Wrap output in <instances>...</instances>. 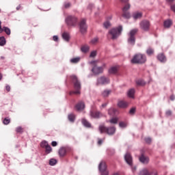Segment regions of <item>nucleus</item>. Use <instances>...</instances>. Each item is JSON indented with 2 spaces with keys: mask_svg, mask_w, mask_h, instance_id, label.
Here are the masks:
<instances>
[{
  "mask_svg": "<svg viewBox=\"0 0 175 175\" xmlns=\"http://www.w3.org/2000/svg\"><path fill=\"white\" fill-rule=\"evenodd\" d=\"M90 57L92 58H94V57H96V51H92Z\"/></svg>",
  "mask_w": 175,
  "mask_h": 175,
  "instance_id": "obj_43",
  "label": "nucleus"
},
{
  "mask_svg": "<svg viewBox=\"0 0 175 175\" xmlns=\"http://www.w3.org/2000/svg\"><path fill=\"white\" fill-rule=\"evenodd\" d=\"M98 38H94L91 40V43L92 44H96V43H98Z\"/></svg>",
  "mask_w": 175,
  "mask_h": 175,
  "instance_id": "obj_42",
  "label": "nucleus"
},
{
  "mask_svg": "<svg viewBox=\"0 0 175 175\" xmlns=\"http://www.w3.org/2000/svg\"><path fill=\"white\" fill-rule=\"evenodd\" d=\"M119 126L120 128H126V123L124 122H120L119 123Z\"/></svg>",
  "mask_w": 175,
  "mask_h": 175,
  "instance_id": "obj_41",
  "label": "nucleus"
},
{
  "mask_svg": "<svg viewBox=\"0 0 175 175\" xmlns=\"http://www.w3.org/2000/svg\"><path fill=\"white\" fill-rule=\"evenodd\" d=\"M118 69L117 67H111L109 70V73L110 75H116V73H117L118 72Z\"/></svg>",
  "mask_w": 175,
  "mask_h": 175,
  "instance_id": "obj_24",
  "label": "nucleus"
},
{
  "mask_svg": "<svg viewBox=\"0 0 175 175\" xmlns=\"http://www.w3.org/2000/svg\"><path fill=\"white\" fill-rule=\"evenodd\" d=\"M85 22V19H82L79 23V29L80 32L82 33H85V32H87V24Z\"/></svg>",
  "mask_w": 175,
  "mask_h": 175,
  "instance_id": "obj_12",
  "label": "nucleus"
},
{
  "mask_svg": "<svg viewBox=\"0 0 175 175\" xmlns=\"http://www.w3.org/2000/svg\"><path fill=\"white\" fill-rule=\"evenodd\" d=\"M98 169L101 172V175H109V172L107 171V166L105 161H101L99 164Z\"/></svg>",
  "mask_w": 175,
  "mask_h": 175,
  "instance_id": "obj_6",
  "label": "nucleus"
},
{
  "mask_svg": "<svg viewBox=\"0 0 175 175\" xmlns=\"http://www.w3.org/2000/svg\"><path fill=\"white\" fill-rule=\"evenodd\" d=\"M137 85H144V82L142 80H138L137 81Z\"/></svg>",
  "mask_w": 175,
  "mask_h": 175,
  "instance_id": "obj_44",
  "label": "nucleus"
},
{
  "mask_svg": "<svg viewBox=\"0 0 175 175\" xmlns=\"http://www.w3.org/2000/svg\"><path fill=\"white\" fill-rule=\"evenodd\" d=\"M53 151V148L50 145H48L47 147L45 148V154H50Z\"/></svg>",
  "mask_w": 175,
  "mask_h": 175,
  "instance_id": "obj_29",
  "label": "nucleus"
},
{
  "mask_svg": "<svg viewBox=\"0 0 175 175\" xmlns=\"http://www.w3.org/2000/svg\"><path fill=\"white\" fill-rule=\"evenodd\" d=\"M70 39V36L69 35V33H66V42H69Z\"/></svg>",
  "mask_w": 175,
  "mask_h": 175,
  "instance_id": "obj_51",
  "label": "nucleus"
},
{
  "mask_svg": "<svg viewBox=\"0 0 175 175\" xmlns=\"http://www.w3.org/2000/svg\"><path fill=\"white\" fill-rule=\"evenodd\" d=\"M116 111H117V109L114 108H111L108 110V113L109 116H113V114H116Z\"/></svg>",
  "mask_w": 175,
  "mask_h": 175,
  "instance_id": "obj_31",
  "label": "nucleus"
},
{
  "mask_svg": "<svg viewBox=\"0 0 175 175\" xmlns=\"http://www.w3.org/2000/svg\"><path fill=\"white\" fill-rule=\"evenodd\" d=\"M139 32L138 29H133L131 30L130 33H129V39H128V43L129 44H131V46L135 45V35Z\"/></svg>",
  "mask_w": 175,
  "mask_h": 175,
  "instance_id": "obj_5",
  "label": "nucleus"
},
{
  "mask_svg": "<svg viewBox=\"0 0 175 175\" xmlns=\"http://www.w3.org/2000/svg\"><path fill=\"white\" fill-rule=\"evenodd\" d=\"M1 24H2V22H1V21H0V26H1Z\"/></svg>",
  "mask_w": 175,
  "mask_h": 175,
  "instance_id": "obj_64",
  "label": "nucleus"
},
{
  "mask_svg": "<svg viewBox=\"0 0 175 175\" xmlns=\"http://www.w3.org/2000/svg\"><path fill=\"white\" fill-rule=\"evenodd\" d=\"M113 175H120L118 173H115Z\"/></svg>",
  "mask_w": 175,
  "mask_h": 175,
  "instance_id": "obj_63",
  "label": "nucleus"
},
{
  "mask_svg": "<svg viewBox=\"0 0 175 175\" xmlns=\"http://www.w3.org/2000/svg\"><path fill=\"white\" fill-rule=\"evenodd\" d=\"M21 9V5H19L16 7V10H20Z\"/></svg>",
  "mask_w": 175,
  "mask_h": 175,
  "instance_id": "obj_56",
  "label": "nucleus"
},
{
  "mask_svg": "<svg viewBox=\"0 0 175 175\" xmlns=\"http://www.w3.org/2000/svg\"><path fill=\"white\" fill-rule=\"evenodd\" d=\"M109 122H110L111 124H117V122H118V118H112V119H111V120H109Z\"/></svg>",
  "mask_w": 175,
  "mask_h": 175,
  "instance_id": "obj_39",
  "label": "nucleus"
},
{
  "mask_svg": "<svg viewBox=\"0 0 175 175\" xmlns=\"http://www.w3.org/2000/svg\"><path fill=\"white\" fill-rule=\"evenodd\" d=\"M118 106L119 107H120L121 109H125L128 106V103H126L124 100L119 101L118 103Z\"/></svg>",
  "mask_w": 175,
  "mask_h": 175,
  "instance_id": "obj_19",
  "label": "nucleus"
},
{
  "mask_svg": "<svg viewBox=\"0 0 175 175\" xmlns=\"http://www.w3.org/2000/svg\"><path fill=\"white\" fill-rule=\"evenodd\" d=\"M5 44H6V40L5 39V37H0V46H5Z\"/></svg>",
  "mask_w": 175,
  "mask_h": 175,
  "instance_id": "obj_30",
  "label": "nucleus"
},
{
  "mask_svg": "<svg viewBox=\"0 0 175 175\" xmlns=\"http://www.w3.org/2000/svg\"><path fill=\"white\" fill-rule=\"evenodd\" d=\"M85 107V105L84 104V102L81 101L79 102L76 105H75V109L78 111H80V110H83Z\"/></svg>",
  "mask_w": 175,
  "mask_h": 175,
  "instance_id": "obj_16",
  "label": "nucleus"
},
{
  "mask_svg": "<svg viewBox=\"0 0 175 175\" xmlns=\"http://www.w3.org/2000/svg\"><path fill=\"white\" fill-rule=\"evenodd\" d=\"M146 62L147 57L142 53L135 55L131 59V64H146Z\"/></svg>",
  "mask_w": 175,
  "mask_h": 175,
  "instance_id": "obj_2",
  "label": "nucleus"
},
{
  "mask_svg": "<svg viewBox=\"0 0 175 175\" xmlns=\"http://www.w3.org/2000/svg\"><path fill=\"white\" fill-rule=\"evenodd\" d=\"M145 142L146 143H148V144H150V143H151V138L150 137L145 138Z\"/></svg>",
  "mask_w": 175,
  "mask_h": 175,
  "instance_id": "obj_45",
  "label": "nucleus"
},
{
  "mask_svg": "<svg viewBox=\"0 0 175 175\" xmlns=\"http://www.w3.org/2000/svg\"><path fill=\"white\" fill-rule=\"evenodd\" d=\"M172 24H173V23L172 22V20H170V19H168V20L164 21L165 28H170V27H172Z\"/></svg>",
  "mask_w": 175,
  "mask_h": 175,
  "instance_id": "obj_21",
  "label": "nucleus"
},
{
  "mask_svg": "<svg viewBox=\"0 0 175 175\" xmlns=\"http://www.w3.org/2000/svg\"><path fill=\"white\" fill-rule=\"evenodd\" d=\"M170 9L172 12H174V13H175V4L171 5Z\"/></svg>",
  "mask_w": 175,
  "mask_h": 175,
  "instance_id": "obj_46",
  "label": "nucleus"
},
{
  "mask_svg": "<svg viewBox=\"0 0 175 175\" xmlns=\"http://www.w3.org/2000/svg\"><path fill=\"white\" fill-rule=\"evenodd\" d=\"M170 99L171 100H174V96H171Z\"/></svg>",
  "mask_w": 175,
  "mask_h": 175,
  "instance_id": "obj_60",
  "label": "nucleus"
},
{
  "mask_svg": "<svg viewBox=\"0 0 175 175\" xmlns=\"http://www.w3.org/2000/svg\"><path fill=\"white\" fill-rule=\"evenodd\" d=\"M57 144V142H55V141H53V142H51V146L53 147H56Z\"/></svg>",
  "mask_w": 175,
  "mask_h": 175,
  "instance_id": "obj_50",
  "label": "nucleus"
},
{
  "mask_svg": "<svg viewBox=\"0 0 175 175\" xmlns=\"http://www.w3.org/2000/svg\"><path fill=\"white\" fill-rule=\"evenodd\" d=\"M146 54H148V55H152V54H154V49H152V48H148L146 50Z\"/></svg>",
  "mask_w": 175,
  "mask_h": 175,
  "instance_id": "obj_34",
  "label": "nucleus"
},
{
  "mask_svg": "<svg viewBox=\"0 0 175 175\" xmlns=\"http://www.w3.org/2000/svg\"><path fill=\"white\" fill-rule=\"evenodd\" d=\"M68 120L70 122H75L76 120V115H75L74 113H69L68 115Z\"/></svg>",
  "mask_w": 175,
  "mask_h": 175,
  "instance_id": "obj_20",
  "label": "nucleus"
},
{
  "mask_svg": "<svg viewBox=\"0 0 175 175\" xmlns=\"http://www.w3.org/2000/svg\"><path fill=\"white\" fill-rule=\"evenodd\" d=\"M82 124L84 126H86V128H91V124L85 119L82 120Z\"/></svg>",
  "mask_w": 175,
  "mask_h": 175,
  "instance_id": "obj_26",
  "label": "nucleus"
},
{
  "mask_svg": "<svg viewBox=\"0 0 175 175\" xmlns=\"http://www.w3.org/2000/svg\"><path fill=\"white\" fill-rule=\"evenodd\" d=\"M16 133H23V132H24V129L21 126H18L16 129Z\"/></svg>",
  "mask_w": 175,
  "mask_h": 175,
  "instance_id": "obj_36",
  "label": "nucleus"
},
{
  "mask_svg": "<svg viewBox=\"0 0 175 175\" xmlns=\"http://www.w3.org/2000/svg\"><path fill=\"white\" fill-rule=\"evenodd\" d=\"M142 16H143V14H142V12H136V13L133 14V17L135 19L142 18Z\"/></svg>",
  "mask_w": 175,
  "mask_h": 175,
  "instance_id": "obj_28",
  "label": "nucleus"
},
{
  "mask_svg": "<svg viewBox=\"0 0 175 175\" xmlns=\"http://www.w3.org/2000/svg\"><path fill=\"white\" fill-rule=\"evenodd\" d=\"M139 161L144 165H148V163H150V157H148V156L144 155V154H142L139 157Z\"/></svg>",
  "mask_w": 175,
  "mask_h": 175,
  "instance_id": "obj_11",
  "label": "nucleus"
},
{
  "mask_svg": "<svg viewBox=\"0 0 175 175\" xmlns=\"http://www.w3.org/2000/svg\"><path fill=\"white\" fill-rule=\"evenodd\" d=\"M110 83V79L106 77H100L97 79V85H105Z\"/></svg>",
  "mask_w": 175,
  "mask_h": 175,
  "instance_id": "obj_9",
  "label": "nucleus"
},
{
  "mask_svg": "<svg viewBox=\"0 0 175 175\" xmlns=\"http://www.w3.org/2000/svg\"><path fill=\"white\" fill-rule=\"evenodd\" d=\"M167 2H169V3H172V2H174V0H166Z\"/></svg>",
  "mask_w": 175,
  "mask_h": 175,
  "instance_id": "obj_57",
  "label": "nucleus"
},
{
  "mask_svg": "<svg viewBox=\"0 0 175 175\" xmlns=\"http://www.w3.org/2000/svg\"><path fill=\"white\" fill-rule=\"evenodd\" d=\"M90 116L92 118H100V117H103V114L100 111H90Z\"/></svg>",
  "mask_w": 175,
  "mask_h": 175,
  "instance_id": "obj_15",
  "label": "nucleus"
},
{
  "mask_svg": "<svg viewBox=\"0 0 175 175\" xmlns=\"http://www.w3.org/2000/svg\"><path fill=\"white\" fill-rule=\"evenodd\" d=\"M57 163V160L55 159H51L49 160V165L51 166H54V165H56Z\"/></svg>",
  "mask_w": 175,
  "mask_h": 175,
  "instance_id": "obj_32",
  "label": "nucleus"
},
{
  "mask_svg": "<svg viewBox=\"0 0 175 175\" xmlns=\"http://www.w3.org/2000/svg\"><path fill=\"white\" fill-rule=\"evenodd\" d=\"M107 106V103H105L102 104L101 107L105 108Z\"/></svg>",
  "mask_w": 175,
  "mask_h": 175,
  "instance_id": "obj_53",
  "label": "nucleus"
},
{
  "mask_svg": "<svg viewBox=\"0 0 175 175\" xmlns=\"http://www.w3.org/2000/svg\"><path fill=\"white\" fill-rule=\"evenodd\" d=\"M98 129H99L100 133H106L107 135H109V136H113V135H114V133H116V127L115 126L107 127L105 125H100L98 127Z\"/></svg>",
  "mask_w": 175,
  "mask_h": 175,
  "instance_id": "obj_3",
  "label": "nucleus"
},
{
  "mask_svg": "<svg viewBox=\"0 0 175 175\" xmlns=\"http://www.w3.org/2000/svg\"><path fill=\"white\" fill-rule=\"evenodd\" d=\"M77 23V18L75 16H67L66 24L68 27H74Z\"/></svg>",
  "mask_w": 175,
  "mask_h": 175,
  "instance_id": "obj_8",
  "label": "nucleus"
},
{
  "mask_svg": "<svg viewBox=\"0 0 175 175\" xmlns=\"http://www.w3.org/2000/svg\"><path fill=\"white\" fill-rule=\"evenodd\" d=\"M150 21H142L140 23H139V27L141 28V29H142V31H145L147 32V31H150Z\"/></svg>",
  "mask_w": 175,
  "mask_h": 175,
  "instance_id": "obj_10",
  "label": "nucleus"
},
{
  "mask_svg": "<svg viewBox=\"0 0 175 175\" xmlns=\"http://www.w3.org/2000/svg\"><path fill=\"white\" fill-rule=\"evenodd\" d=\"M134 170H136V167H135L134 168H133V172H134Z\"/></svg>",
  "mask_w": 175,
  "mask_h": 175,
  "instance_id": "obj_62",
  "label": "nucleus"
},
{
  "mask_svg": "<svg viewBox=\"0 0 175 175\" xmlns=\"http://www.w3.org/2000/svg\"><path fill=\"white\" fill-rule=\"evenodd\" d=\"M134 95H135V89H131L130 90H129L128 96H129V98H133Z\"/></svg>",
  "mask_w": 175,
  "mask_h": 175,
  "instance_id": "obj_27",
  "label": "nucleus"
},
{
  "mask_svg": "<svg viewBox=\"0 0 175 175\" xmlns=\"http://www.w3.org/2000/svg\"><path fill=\"white\" fill-rule=\"evenodd\" d=\"M53 40H54V42H58V37L57 36H54L53 37Z\"/></svg>",
  "mask_w": 175,
  "mask_h": 175,
  "instance_id": "obj_52",
  "label": "nucleus"
},
{
  "mask_svg": "<svg viewBox=\"0 0 175 175\" xmlns=\"http://www.w3.org/2000/svg\"><path fill=\"white\" fill-rule=\"evenodd\" d=\"M110 94H111V90H105L102 92V96H103V98H107Z\"/></svg>",
  "mask_w": 175,
  "mask_h": 175,
  "instance_id": "obj_22",
  "label": "nucleus"
},
{
  "mask_svg": "<svg viewBox=\"0 0 175 175\" xmlns=\"http://www.w3.org/2000/svg\"><path fill=\"white\" fill-rule=\"evenodd\" d=\"M62 38H63L64 40H66V31H64V33H62Z\"/></svg>",
  "mask_w": 175,
  "mask_h": 175,
  "instance_id": "obj_47",
  "label": "nucleus"
},
{
  "mask_svg": "<svg viewBox=\"0 0 175 175\" xmlns=\"http://www.w3.org/2000/svg\"><path fill=\"white\" fill-rule=\"evenodd\" d=\"M4 29L3 27L2 29V26H0V33H2V32H3Z\"/></svg>",
  "mask_w": 175,
  "mask_h": 175,
  "instance_id": "obj_55",
  "label": "nucleus"
},
{
  "mask_svg": "<svg viewBox=\"0 0 175 175\" xmlns=\"http://www.w3.org/2000/svg\"><path fill=\"white\" fill-rule=\"evenodd\" d=\"M59 157H65L66 155V148L65 147H62L59 150Z\"/></svg>",
  "mask_w": 175,
  "mask_h": 175,
  "instance_id": "obj_18",
  "label": "nucleus"
},
{
  "mask_svg": "<svg viewBox=\"0 0 175 175\" xmlns=\"http://www.w3.org/2000/svg\"><path fill=\"white\" fill-rule=\"evenodd\" d=\"M5 90H6V91H8V92H10V85H7L5 86Z\"/></svg>",
  "mask_w": 175,
  "mask_h": 175,
  "instance_id": "obj_49",
  "label": "nucleus"
},
{
  "mask_svg": "<svg viewBox=\"0 0 175 175\" xmlns=\"http://www.w3.org/2000/svg\"><path fill=\"white\" fill-rule=\"evenodd\" d=\"M98 144H99V146H100V144H102V139L98 140Z\"/></svg>",
  "mask_w": 175,
  "mask_h": 175,
  "instance_id": "obj_58",
  "label": "nucleus"
},
{
  "mask_svg": "<svg viewBox=\"0 0 175 175\" xmlns=\"http://www.w3.org/2000/svg\"><path fill=\"white\" fill-rule=\"evenodd\" d=\"M71 80L74 84L75 91L70 92V95H72V94L80 95V94H81V83H80V81H79L76 75H72Z\"/></svg>",
  "mask_w": 175,
  "mask_h": 175,
  "instance_id": "obj_1",
  "label": "nucleus"
},
{
  "mask_svg": "<svg viewBox=\"0 0 175 175\" xmlns=\"http://www.w3.org/2000/svg\"><path fill=\"white\" fill-rule=\"evenodd\" d=\"M128 1H129V0H121V1L123 2L124 3H126V2H128Z\"/></svg>",
  "mask_w": 175,
  "mask_h": 175,
  "instance_id": "obj_59",
  "label": "nucleus"
},
{
  "mask_svg": "<svg viewBox=\"0 0 175 175\" xmlns=\"http://www.w3.org/2000/svg\"><path fill=\"white\" fill-rule=\"evenodd\" d=\"M122 32V26H119L116 28H112L109 31V35L113 40L117 39Z\"/></svg>",
  "mask_w": 175,
  "mask_h": 175,
  "instance_id": "obj_4",
  "label": "nucleus"
},
{
  "mask_svg": "<svg viewBox=\"0 0 175 175\" xmlns=\"http://www.w3.org/2000/svg\"><path fill=\"white\" fill-rule=\"evenodd\" d=\"M3 124H4V125H8V124H10V119H9V118H4Z\"/></svg>",
  "mask_w": 175,
  "mask_h": 175,
  "instance_id": "obj_37",
  "label": "nucleus"
},
{
  "mask_svg": "<svg viewBox=\"0 0 175 175\" xmlns=\"http://www.w3.org/2000/svg\"><path fill=\"white\" fill-rule=\"evenodd\" d=\"M136 113V108L133 107L130 109L129 111V114H131V116H133V114H135Z\"/></svg>",
  "mask_w": 175,
  "mask_h": 175,
  "instance_id": "obj_40",
  "label": "nucleus"
},
{
  "mask_svg": "<svg viewBox=\"0 0 175 175\" xmlns=\"http://www.w3.org/2000/svg\"><path fill=\"white\" fill-rule=\"evenodd\" d=\"M82 53H88L90 51V46L88 45H83L81 48Z\"/></svg>",
  "mask_w": 175,
  "mask_h": 175,
  "instance_id": "obj_25",
  "label": "nucleus"
},
{
  "mask_svg": "<svg viewBox=\"0 0 175 175\" xmlns=\"http://www.w3.org/2000/svg\"><path fill=\"white\" fill-rule=\"evenodd\" d=\"M48 146H49V142H47L46 141H43L40 144V146L42 147V148H45Z\"/></svg>",
  "mask_w": 175,
  "mask_h": 175,
  "instance_id": "obj_35",
  "label": "nucleus"
},
{
  "mask_svg": "<svg viewBox=\"0 0 175 175\" xmlns=\"http://www.w3.org/2000/svg\"><path fill=\"white\" fill-rule=\"evenodd\" d=\"M165 114L167 117H169L170 116H172V111L170 110H167L166 112H165Z\"/></svg>",
  "mask_w": 175,
  "mask_h": 175,
  "instance_id": "obj_48",
  "label": "nucleus"
},
{
  "mask_svg": "<svg viewBox=\"0 0 175 175\" xmlns=\"http://www.w3.org/2000/svg\"><path fill=\"white\" fill-rule=\"evenodd\" d=\"M80 59H81L80 57H74L70 60V62H71V64H79Z\"/></svg>",
  "mask_w": 175,
  "mask_h": 175,
  "instance_id": "obj_23",
  "label": "nucleus"
},
{
  "mask_svg": "<svg viewBox=\"0 0 175 175\" xmlns=\"http://www.w3.org/2000/svg\"><path fill=\"white\" fill-rule=\"evenodd\" d=\"M92 70L94 75H99L100 73H103V67H98L97 66H94Z\"/></svg>",
  "mask_w": 175,
  "mask_h": 175,
  "instance_id": "obj_13",
  "label": "nucleus"
},
{
  "mask_svg": "<svg viewBox=\"0 0 175 175\" xmlns=\"http://www.w3.org/2000/svg\"><path fill=\"white\" fill-rule=\"evenodd\" d=\"M3 29H4V32H5L7 35H10L11 31L9 27H3Z\"/></svg>",
  "mask_w": 175,
  "mask_h": 175,
  "instance_id": "obj_38",
  "label": "nucleus"
},
{
  "mask_svg": "<svg viewBox=\"0 0 175 175\" xmlns=\"http://www.w3.org/2000/svg\"><path fill=\"white\" fill-rule=\"evenodd\" d=\"M157 59L160 61V62H166V56L163 53H159L157 55Z\"/></svg>",
  "mask_w": 175,
  "mask_h": 175,
  "instance_id": "obj_17",
  "label": "nucleus"
},
{
  "mask_svg": "<svg viewBox=\"0 0 175 175\" xmlns=\"http://www.w3.org/2000/svg\"><path fill=\"white\" fill-rule=\"evenodd\" d=\"M103 27L104 28H106L107 29V28L111 27V24L110 23L109 21H107L103 23Z\"/></svg>",
  "mask_w": 175,
  "mask_h": 175,
  "instance_id": "obj_33",
  "label": "nucleus"
},
{
  "mask_svg": "<svg viewBox=\"0 0 175 175\" xmlns=\"http://www.w3.org/2000/svg\"><path fill=\"white\" fill-rule=\"evenodd\" d=\"M2 77H3L2 74H0V81L2 80Z\"/></svg>",
  "mask_w": 175,
  "mask_h": 175,
  "instance_id": "obj_61",
  "label": "nucleus"
},
{
  "mask_svg": "<svg viewBox=\"0 0 175 175\" xmlns=\"http://www.w3.org/2000/svg\"><path fill=\"white\" fill-rule=\"evenodd\" d=\"M124 159L126 162V163H128V165H129L130 166H132V155H131V153L127 152L126 153L125 156H124Z\"/></svg>",
  "mask_w": 175,
  "mask_h": 175,
  "instance_id": "obj_14",
  "label": "nucleus"
},
{
  "mask_svg": "<svg viewBox=\"0 0 175 175\" xmlns=\"http://www.w3.org/2000/svg\"><path fill=\"white\" fill-rule=\"evenodd\" d=\"M70 6H72V4L70 3H66V8H70Z\"/></svg>",
  "mask_w": 175,
  "mask_h": 175,
  "instance_id": "obj_54",
  "label": "nucleus"
},
{
  "mask_svg": "<svg viewBox=\"0 0 175 175\" xmlns=\"http://www.w3.org/2000/svg\"><path fill=\"white\" fill-rule=\"evenodd\" d=\"M131 9V4H126L122 8V17L124 18H130L131 14L129 13V10Z\"/></svg>",
  "mask_w": 175,
  "mask_h": 175,
  "instance_id": "obj_7",
  "label": "nucleus"
}]
</instances>
